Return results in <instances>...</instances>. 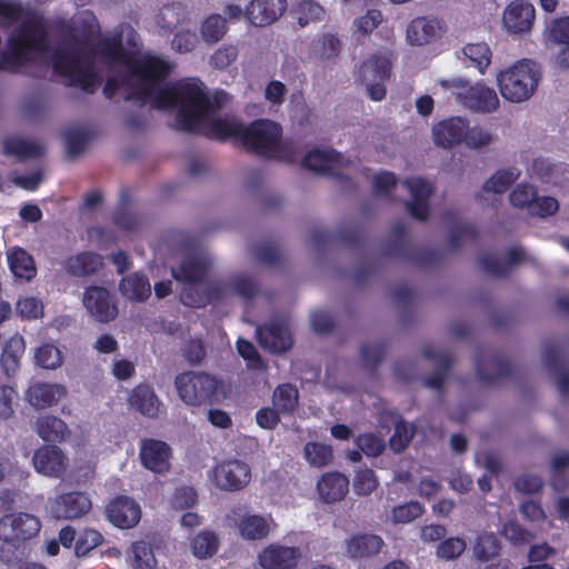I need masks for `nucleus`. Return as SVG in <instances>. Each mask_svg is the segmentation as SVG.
<instances>
[{"instance_id":"nucleus-1","label":"nucleus","mask_w":569,"mask_h":569,"mask_svg":"<svg viewBox=\"0 0 569 569\" xmlns=\"http://www.w3.org/2000/svg\"><path fill=\"white\" fill-rule=\"evenodd\" d=\"M158 110L177 109L176 121L179 130L203 134L210 139L240 142L243 124L234 117H210L213 104L199 80H180L159 89L154 97Z\"/></svg>"},{"instance_id":"nucleus-2","label":"nucleus","mask_w":569,"mask_h":569,"mask_svg":"<svg viewBox=\"0 0 569 569\" xmlns=\"http://www.w3.org/2000/svg\"><path fill=\"white\" fill-rule=\"evenodd\" d=\"M99 26L92 13H87L76 26L66 24L62 34L68 38L54 50L52 56L53 71L68 79L69 86L79 87L87 93H93L101 83L94 68V57L80 46L89 44Z\"/></svg>"},{"instance_id":"nucleus-3","label":"nucleus","mask_w":569,"mask_h":569,"mask_svg":"<svg viewBox=\"0 0 569 569\" xmlns=\"http://www.w3.org/2000/svg\"><path fill=\"white\" fill-rule=\"evenodd\" d=\"M97 50L101 57L123 63L130 76L138 80V86L123 96L124 101L150 102L154 107V97L172 69L169 61L153 54L132 57L124 50L120 36L100 40Z\"/></svg>"},{"instance_id":"nucleus-4","label":"nucleus","mask_w":569,"mask_h":569,"mask_svg":"<svg viewBox=\"0 0 569 569\" xmlns=\"http://www.w3.org/2000/svg\"><path fill=\"white\" fill-rule=\"evenodd\" d=\"M49 49V32L43 19L32 14L17 26L8 37L7 50L0 53V71L14 73L20 67Z\"/></svg>"},{"instance_id":"nucleus-5","label":"nucleus","mask_w":569,"mask_h":569,"mask_svg":"<svg viewBox=\"0 0 569 569\" xmlns=\"http://www.w3.org/2000/svg\"><path fill=\"white\" fill-rule=\"evenodd\" d=\"M210 269V262L204 258L188 256L183 258L177 268L171 269V274L183 284L180 291V301L191 308H203L221 301L226 296V287L220 281L206 283L200 288Z\"/></svg>"},{"instance_id":"nucleus-6","label":"nucleus","mask_w":569,"mask_h":569,"mask_svg":"<svg viewBox=\"0 0 569 569\" xmlns=\"http://www.w3.org/2000/svg\"><path fill=\"white\" fill-rule=\"evenodd\" d=\"M240 143L247 151L264 159L293 162L298 150L293 141L282 139V127L269 119H258L243 126Z\"/></svg>"},{"instance_id":"nucleus-7","label":"nucleus","mask_w":569,"mask_h":569,"mask_svg":"<svg viewBox=\"0 0 569 569\" xmlns=\"http://www.w3.org/2000/svg\"><path fill=\"white\" fill-rule=\"evenodd\" d=\"M41 529L40 519L29 512L18 511L4 513L0 517V540L3 546L0 549V557L6 563L13 562L17 557L14 551L7 553V547L14 550L36 538Z\"/></svg>"},{"instance_id":"nucleus-8","label":"nucleus","mask_w":569,"mask_h":569,"mask_svg":"<svg viewBox=\"0 0 569 569\" xmlns=\"http://www.w3.org/2000/svg\"><path fill=\"white\" fill-rule=\"evenodd\" d=\"M181 401L189 407L211 406L219 401L220 381L206 371L188 370L174 378Z\"/></svg>"},{"instance_id":"nucleus-9","label":"nucleus","mask_w":569,"mask_h":569,"mask_svg":"<svg viewBox=\"0 0 569 569\" xmlns=\"http://www.w3.org/2000/svg\"><path fill=\"white\" fill-rule=\"evenodd\" d=\"M529 61H519L500 72L497 80L501 96L511 102L528 100L540 81V73Z\"/></svg>"},{"instance_id":"nucleus-10","label":"nucleus","mask_w":569,"mask_h":569,"mask_svg":"<svg viewBox=\"0 0 569 569\" xmlns=\"http://www.w3.org/2000/svg\"><path fill=\"white\" fill-rule=\"evenodd\" d=\"M383 253L388 257L401 258L420 268H430L440 261V252L429 248L412 247L407 239L406 226L397 222L391 228Z\"/></svg>"},{"instance_id":"nucleus-11","label":"nucleus","mask_w":569,"mask_h":569,"mask_svg":"<svg viewBox=\"0 0 569 569\" xmlns=\"http://www.w3.org/2000/svg\"><path fill=\"white\" fill-rule=\"evenodd\" d=\"M451 92L460 104L473 112L491 113L499 107L496 91L481 82L456 80Z\"/></svg>"},{"instance_id":"nucleus-12","label":"nucleus","mask_w":569,"mask_h":569,"mask_svg":"<svg viewBox=\"0 0 569 569\" xmlns=\"http://www.w3.org/2000/svg\"><path fill=\"white\" fill-rule=\"evenodd\" d=\"M391 61L382 54H372L359 68V77L367 86L368 96L373 101H381L387 94L383 82L391 73Z\"/></svg>"},{"instance_id":"nucleus-13","label":"nucleus","mask_w":569,"mask_h":569,"mask_svg":"<svg viewBox=\"0 0 569 569\" xmlns=\"http://www.w3.org/2000/svg\"><path fill=\"white\" fill-rule=\"evenodd\" d=\"M227 520L244 540H262L270 532L269 520L263 516L250 513L249 508L244 505L231 508L227 515Z\"/></svg>"},{"instance_id":"nucleus-14","label":"nucleus","mask_w":569,"mask_h":569,"mask_svg":"<svg viewBox=\"0 0 569 569\" xmlns=\"http://www.w3.org/2000/svg\"><path fill=\"white\" fill-rule=\"evenodd\" d=\"M475 363L477 377L486 383H496L512 376V366L502 351L480 349Z\"/></svg>"},{"instance_id":"nucleus-15","label":"nucleus","mask_w":569,"mask_h":569,"mask_svg":"<svg viewBox=\"0 0 569 569\" xmlns=\"http://www.w3.org/2000/svg\"><path fill=\"white\" fill-rule=\"evenodd\" d=\"M348 163L349 160H346L341 153L337 152L333 149H312L305 156V158L301 161V166L303 168H307L317 173H321L323 176L333 177L343 183L351 182L349 176L343 174L339 171Z\"/></svg>"},{"instance_id":"nucleus-16","label":"nucleus","mask_w":569,"mask_h":569,"mask_svg":"<svg viewBox=\"0 0 569 569\" xmlns=\"http://www.w3.org/2000/svg\"><path fill=\"white\" fill-rule=\"evenodd\" d=\"M251 479L250 467L238 459L226 460L213 468L216 486L226 491H238Z\"/></svg>"},{"instance_id":"nucleus-17","label":"nucleus","mask_w":569,"mask_h":569,"mask_svg":"<svg viewBox=\"0 0 569 569\" xmlns=\"http://www.w3.org/2000/svg\"><path fill=\"white\" fill-rule=\"evenodd\" d=\"M82 302L88 313L99 322H110L118 316V307L103 287H88L83 292Z\"/></svg>"},{"instance_id":"nucleus-18","label":"nucleus","mask_w":569,"mask_h":569,"mask_svg":"<svg viewBox=\"0 0 569 569\" xmlns=\"http://www.w3.org/2000/svg\"><path fill=\"white\" fill-rule=\"evenodd\" d=\"M68 461L66 453L56 445H42L32 456L36 471L50 478H61L67 471Z\"/></svg>"},{"instance_id":"nucleus-19","label":"nucleus","mask_w":569,"mask_h":569,"mask_svg":"<svg viewBox=\"0 0 569 569\" xmlns=\"http://www.w3.org/2000/svg\"><path fill=\"white\" fill-rule=\"evenodd\" d=\"M108 520L117 528L130 529L136 527L141 519L139 503L128 496H117L106 509Z\"/></svg>"},{"instance_id":"nucleus-20","label":"nucleus","mask_w":569,"mask_h":569,"mask_svg":"<svg viewBox=\"0 0 569 569\" xmlns=\"http://www.w3.org/2000/svg\"><path fill=\"white\" fill-rule=\"evenodd\" d=\"M92 507L90 498L81 491L64 492L51 503V513L57 519L72 520L87 515Z\"/></svg>"},{"instance_id":"nucleus-21","label":"nucleus","mask_w":569,"mask_h":569,"mask_svg":"<svg viewBox=\"0 0 569 569\" xmlns=\"http://www.w3.org/2000/svg\"><path fill=\"white\" fill-rule=\"evenodd\" d=\"M301 558L298 547L271 543L259 553V563L264 569H293Z\"/></svg>"},{"instance_id":"nucleus-22","label":"nucleus","mask_w":569,"mask_h":569,"mask_svg":"<svg viewBox=\"0 0 569 569\" xmlns=\"http://www.w3.org/2000/svg\"><path fill=\"white\" fill-rule=\"evenodd\" d=\"M171 448L164 441L144 439L140 447V460L144 468L163 473L170 468Z\"/></svg>"},{"instance_id":"nucleus-23","label":"nucleus","mask_w":569,"mask_h":569,"mask_svg":"<svg viewBox=\"0 0 569 569\" xmlns=\"http://www.w3.org/2000/svg\"><path fill=\"white\" fill-rule=\"evenodd\" d=\"M287 8L286 0H251L244 9V17L253 26H268L277 21Z\"/></svg>"},{"instance_id":"nucleus-24","label":"nucleus","mask_w":569,"mask_h":569,"mask_svg":"<svg viewBox=\"0 0 569 569\" xmlns=\"http://www.w3.org/2000/svg\"><path fill=\"white\" fill-rule=\"evenodd\" d=\"M257 339L263 349L272 353H281L292 347V339L288 328L274 321L258 327Z\"/></svg>"},{"instance_id":"nucleus-25","label":"nucleus","mask_w":569,"mask_h":569,"mask_svg":"<svg viewBox=\"0 0 569 569\" xmlns=\"http://www.w3.org/2000/svg\"><path fill=\"white\" fill-rule=\"evenodd\" d=\"M6 254L14 282L27 283L37 276L36 261L24 248L13 246L7 250Z\"/></svg>"},{"instance_id":"nucleus-26","label":"nucleus","mask_w":569,"mask_h":569,"mask_svg":"<svg viewBox=\"0 0 569 569\" xmlns=\"http://www.w3.org/2000/svg\"><path fill=\"white\" fill-rule=\"evenodd\" d=\"M442 23L436 18L417 17L407 27V40L412 46L431 43L441 37Z\"/></svg>"},{"instance_id":"nucleus-27","label":"nucleus","mask_w":569,"mask_h":569,"mask_svg":"<svg viewBox=\"0 0 569 569\" xmlns=\"http://www.w3.org/2000/svg\"><path fill=\"white\" fill-rule=\"evenodd\" d=\"M535 20V8L523 0H515L508 4L503 12V24L513 33L527 32Z\"/></svg>"},{"instance_id":"nucleus-28","label":"nucleus","mask_w":569,"mask_h":569,"mask_svg":"<svg viewBox=\"0 0 569 569\" xmlns=\"http://www.w3.org/2000/svg\"><path fill=\"white\" fill-rule=\"evenodd\" d=\"M466 133V120L452 117L433 126L432 138L437 146L450 148L462 143Z\"/></svg>"},{"instance_id":"nucleus-29","label":"nucleus","mask_w":569,"mask_h":569,"mask_svg":"<svg viewBox=\"0 0 569 569\" xmlns=\"http://www.w3.org/2000/svg\"><path fill=\"white\" fill-rule=\"evenodd\" d=\"M507 260L502 261L492 254H482L479 264L482 270L495 277H507L511 267L526 260V252L522 247L515 246L507 250Z\"/></svg>"},{"instance_id":"nucleus-30","label":"nucleus","mask_w":569,"mask_h":569,"mask_svg":"<svg viewBox=\"0 0 569 569\" xmlns=\"http://www.w3.org/2000/svg\"><path fill=\"white\" fill-rule=\"evenodd\" d=\"M383 539L375 533H357L346 543V552L352 559H370L381 551Z\"/></svg>"},{"instance_id":"nucleus-31","label":"nucleus","mask_w":569,"mask_h":569,"mask_svg":"<svg viewBox=\"0 0 569 569\" xmlns=\"http://www.w3.org/2000/svg\"><path fill=\"white\" fill-rule=\"evenodd\" d=\"M317 490L322 501L333 503L340 501L349 491V479L340 472H327L317 483Z\"/></svg>"},{"instance_id":"nucleus-32","label":"nucleus","mask_w":569,"mask_h":569,"mask_svg":"<svg viewBox=\"0 0 569 569\" xmlns=\"http://www.w3.org/2000/svg\"><path fill=\"white\" fill-rule=\"evenodd\" d=\"M422 356L436 365V370L429 377L423 378V385L428 388L440 390L451 368V357L447 352L439 351L432 347H426L422 350Z\"/></svg>"},{"instance_id":"nucleus-33","label":"nucleus","mask_w":569,"mask_h":569,"mask_svg":"<svg viewBox=\"0 0 569 569\" xmlns=\"http://www.w3.org/2000/svg\"><path fill=\"white\" fill-rule=\"evenodd\" d=\"M102 266V257L92 251L79 252L69 257L63 262L64 271L77 278H82L96 273Z\"/></svg>"},{"instance_id":"nucleus-34","label":"nucleus","mask_w":569,"mask_h":569,"mask_svg":"<svg viewBox=\"0 0 569 569\" xmlns=\"http://www.w3.org/2000/svg\"><path fill=\"white\" fill-rule=\"evenodd\" d=\"M545 36L548 42L562 46L558 62L561 67H569V17L552 19Z\"/></svg>"},{"instance_id":"nucleus-35","label":"nucleus","mask_w":569,"mask_h":569,"mask_svg":"<svg viewBox=\"0 0 569 569\" xmlns=\"http://www.w3.org/2000/svg\"><path fill=\"white\" fill-rule=\"evenodd\" d=\"M130 406L148 418H156L159 413L160 401L153 389L146 385L137 386L130 397Z\"/></svg>"},{"instance_id":"nucleus-36","label":"nucleus","mask_w":569,"mask_h":569,"mask_svg":"<svg viewBox=\"0 0 569 569\" xmlns=\"http://www.w3.org/2000/svg\"><path fill=\"white\" fill-rule=\"evenodd\" d=\"M64 391V388L59 385L37 382L27 390V400L31 406L43 409L56 403Z\"/></svg>"},{"instance_id":"nucleus-37","label":"nucleus","mask_w":569,"mask_h":569,"mask_svg":"<svg viewBox=\"0 0 569 569\" xmlns=\"http://www.w3.org/2000/svg\"><path fill=\"white\" fill-rule=\"evenodd\" d=\"M333 239L347 246L358 247L361 246L363 236L359 229H342L339 230L337 234H333L327 230L316 228L310 233V241L318 249L331 242Z\"/></svg>"},{"instance_id":"nucleus-38","label":"nucleus","mask_w":569,"mask_h":569,"mask_svg":"<svg viewBox=\"0 0 569 569\" xmlns=\"http://www.w3.org/2000/svg\"><path fill=\"white\" fill-rule=\"evenodd\" d=\"M36 431L46 442H62L70 433L67 423L59 417L47 415L38 418Z\"/></svg>"},{"instance_id":"nucleus-39","label":"nucleus","mask_w":569,"mask_h":569,"mask_svg":"<svg viewBox=\"0 0 569 569\" xmlns=\"http://www.w3.org/2000/svg\"><path fill=\"white\" fill-rule=\"evenodd\" d=\"M3 152L23 161L42 157L43 148L38 142L11 136L3 140Z\"/></svg>"},{"instance_id":"nucleus-40","label":"nucleus","mask_w":569,"mask_h":569,"mask_svg":"<svg viewBox=\"0 0 569 569\" xmlns=\"http://www.w3.org/2000/svg\"><path fill=\"white\" fill-rule=\"evenodd\" d=\"M26 345L21 336H13L2 347L1 367L7 377H11L20 367V359L24 352Z\"/></svg>"},{"instance_id":"nucleus-41","label":"nucleus","mask_w":569,"mask_h":569,"mask_svg":"<svg viewBox=\"0 0 569 569\" xmlns=\"http://www.w3.org/2000/svg\"><path fill=\"white\" fill-rule=\"evenodd\" d=\"M121 293L131 301H144L151 295L149 279L142 273H131L119 283Z\"/></svg>"},{"instance_id":"nucleus-42","label":"nucleus","mask_w":569,"mask_h":569,"mask_svg":"<svg viewBox=\"0 0 569 569\" xmlns=\"http://www.w3.org/2000/svg\"><path fill=\"white\" fill-rule=\"evenodd\" d=\"M131 192L129 188H122L120 191L119 203L113 212L112 221L120 229L133 231L139 227V217L130 211Z\"/></svg>"},{"instance_id":"nucleus-43","label":"nucleus","mask_w":569,"mask_h":569,"mask_svg":"<svg viewBox=\"0 0 569 569\" xmlns=\"http://www.w3.org/2000/svg\"><path fill=\"white\" fill-rule=\"evenodd\" d=\"M291 13L299 27L303 28L311 22L321 21L325 18L326 10L316 0H300L295 4Z\"/></svg>"},{"instance_id":"nucleus-44","label":"nucleus","mask_w":569,"mask_h":569,"mask_svg":"<svg viewBox=\"0 0 569 569\" xmlns=\"http://www.w3.org/2000/svg\"><path fill=\"white\" fill-rule=\"evenodd\" d=\"M273 405L282 413H293L299 405V392L295 385H279L273 392Z\"/></svg>"},{"instance_id":"nucleus-45","label":"nucleus","mask_w":569,"mask_h":569,"mask_svg":"<svg viewBox=\"0 0 569 569\" xmlns=\"http://www.w3.org/2000/svg\"><path fill=\"white\" fill-rule=\"evenodd\" d=\"M519 176L520 171L517 168L498 170L483 183V190L487 192L503 193Z\"/></svg>"},{"instance_id":"nucleus-46","label":"nucleus","mask_w":569,"mask_h":569,"mask_svg":"<svg viewBox=\"0 0 569 569\" xmlns=\"http://www.w3.org/2000/svg\"><path fill=\"white\" fill-rule=\"evenodd\" d=\"M306 460L313 467L322 468L329 465L333 458L332 448L329 445L310 441L303 447Z\"/></svg>"},{"instance_id":"nucleus-47","label":"nucleus","mask_w":569,"mask_h":569,"mask_svg":"<svg viewBox=\"0 0 569 569\" xmlns=\"http://www.w3.org/2000/svg\"><path fill=\"white\" fill-rule=\"evenodd\" d=\"M218 547L219 540L213 531H201L191 541L192 552L199 559L212 557Z\"/></svg>"},{"instance_id":"nucleus-48","label":"nucleus","mask_w":569,"mask_h":569,"mask_svg":"<svg viewBox=\"0 0 569 569\" xmlns=\"http://www.w3.org/2000/svg\"><path fill=\"white\" fill-rule=\"evenodd\" d=\"M500 551V542L493 533H483L477 537L473 555L479 561H489Z\"/></svg>"},{"instance_id":"nucleus-49","label":"nucleus","mask_w":569,"mask_h":569,"mask_svg":"<svg viewBox=\"0 0 569 569\" xmlns=\"http://www.w3.org/2000/svg\"><path fill=\"white\" fill-rule=\"evenodd\" d=\"M226 32V19L220 14L209 16L201 26V36L208 43H216L220 41Z\"/></svg>"},{"instance_id":"nucleus-50","label":"nucleus","mask_w":569,"mask_h":569,"mask_svg":"<svg viewBox=\"0 0 569 569\" xmlns=\"http://www.w3.org/2000/svg\"><path fill=\"white\" fill-rule=\"evenodd\" d=\"M103 541V536L94 529L84 528L78 532L74 546V553L77 557H84L91 550L100 546Z\"/></svg>"},{"instance_id":"nucleus-51","label":"nucleus","mask_w":569,"mask_h":569,"mask_svg":"<svg viewBox=\"0 0 569 569\" xmlns=\"http://www.w3.org/2000/svg\"><path fill=\"white\" fill-rule=\"evenodd\" d=\"M465 56L483 73L491 61V51L487 43H469L463 48Z\"/></svg>"},{"instance_id":"nucleus-52","label":"nucleus","mask_w":569,"mask_h":569,"mask_svg":"<svg viewBox=\"0 0 569 569\" xmlns=\"http://www.w3.org/2000/svg\"><path fill=\"white\" fill-rule=\"evenodd\" d=\"M156 558L150 543L140 540L132 543V567L134 569H152Z\"/></svg>"},{"instance_id":"nucleus-53","label":"nucleus","mask_w":569,"mask_h":569,"mask_svg":"<svg viewBox=\"0 0 569 569\" xmlns=\"http://www.w3.org/2000/svg\"><path fill=\"white\" fill-rule=\"evenodd\" d=\"M36 363L44 369H56L61 366V352L52 343H43L37 348L34 353Z\"/></svg>"},{"instance_id":"nucleus-54","label":"nucleus","mask_w":569,"mask_h":569,"mask_svg":"<svg viewBox=\"0 0 569 569\" xmlns=\"http://www.w3.org/2000/svg\"><path fill=\"white\" fill-rule=\"evenodd\" d=\"M236 345L238 353L247 361L248 369L258 371L267 369L266 362L262 360L252 342L247 339L239 338Z\"/></svg>"},{"instance_id":"nucleus-55","label":"nucleus","mask_w":569,"mask_h":569,"mask_svg":"<svg viewBox=\"0 0 569 569\" xmlns=\"http://www.w3.org/2000/svg\"><path fill=\"white\" fill-rule=\"evenodd\" d=\"M229 287L236 296L249 301L253 299L259 292V286L254 279L248 276H236L230 279Z\"/></svg>"},{"instance_id":"nucleus-56","label":"nucleus","mask_w":569,"mask_h":569,"mask_svg":"<svg viewBox=\"0 0 569 569\" xmlns=\"http://www.w3.org/2000/svg\"><path fill=\"white\" fill-rule=\"evenodd\" d=\"M378 479L375 471L370 468L357 470L353 478V490L359 496H368L378 487Z\"/></svg>"},{"instance_id":"nucleus-57","label":"nucleus","mask_w":569,"mask_h":569,"mask_svg":"<svg viewBox=\"0 0 569 569\" xmlns=\"http://www.w3.org/2000/svg\"><path fill=\"white\" fill-rule=\"evenodd\" d=\"M423 512L425 508L420 502L409 501L392 509V519L397 523H409L419 518Z\"/></svg>"},{"instance_id":"nucleus-58","label":"nucleus","mask_w":569,"mask_h":569,"mask_svg":"<svg viewBox=\"0 0 569 569\" xmlns=\"http://www.w3.org/2000/svg\"><path fill=\"white\" fill-rule=\"evenodd\" d=\"M64 139L67 153L71 158H74L83 152L90 140V137L87 131L74 129L66 132Z\"/></svg>"},{"instance_id":"nucleus-59","label":"nucleus","mask_w":569,"mask_h":569,"mask_svg":"<svg viewBox=\"0 0 569 569\" xmlns=\"http://www.w3.org/2000/svg\"><path fill=\"white\" fill-rule=\"evenodd\" d=\"M256 259L270 267H274L281 263V252L276 242L268 241L257 246L254 251Z\"/></svg>"},{"instance_id":"nucleus-60","label":"nucleus","mask_w":569,"mask_h":569,"mask_svg":"<svg viewBox=\"0 0 569 569\" xmlns=\"http://www.w3.org/2000/svg\"><path fill=\"white\" fill-rule=\"evenodd\" d=\"M537 190L530 184H518L509 194L510 203L516 208H527L530 210Z\"/></svg>"},{"instance_id":"nucleus-61","label":"nucleus","mask_w":569,"mask_h":569,"mask_svg":"<svg viewBox=\"0 0 569 569\" xmlns=\"http://www.w3.org/2000/svg\"><path fill=\"white\" fill-rule=\"evenodd\" d=\"M466 550V542L458 537H451L442 540L437 547V556L441 559L453 560L463 553Z\"/></svg>"},{"instance_id":"nucleus-62","label":"nucleus","mask_w":569,"mask_h":569,"mask_svg":"<svg viewBox=\"0 0 569 569\" xmlns=\"http://www.w3.org/2000/svg\"><path fill=\"white\" fill-rule=\"evenodd\" d=\"M532 174L546 183H556V174L559 171V166L552 163L549 159L537 158L531 166Z\"/></svg>"},{"instance_id":"nucleus-63","label":"nucleus","mask_w":569,"mask_h":569,"mask_svg":"<svg viewBox=\"0 0 569 569\" xmlns=\"http://www.w3.org/2000/svg\"><path fill=\"white\" fill-rule=\"evenodd\" d=\"M355 443L361 452L369 457H377L382 453L385 443L375 433H361L355 439Z\"/></svg>"},{"instance_id":"nucleus-64","label":"nucleus","mask_w":569,"mask_h":569,"mask_svg":"<svg viewBox=\"0 0 569 569\" xmlns=\"http://www.w3.org/2000/svg\"><path fill=\"white\" fill-rule=\"evenodd\" d=\"M387 345L383 341L365 343L361 346L360 356L363 363L368 367H376L386 356Z\"/></svg>"}]
</instances>
